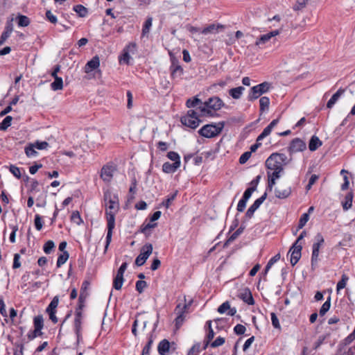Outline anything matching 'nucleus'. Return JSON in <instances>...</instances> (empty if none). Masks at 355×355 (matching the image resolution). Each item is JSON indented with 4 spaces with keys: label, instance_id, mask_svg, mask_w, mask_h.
<instances>
[{
    "label": "nucleus",
    "instance_id": "obj_62",
    "mask_svg": "<svg viewBox=\"0 0 355 355\" xmlns=\"http://www.w3.org/2000/svg\"><path fill=\"white\" fill-rule=\"evenodd\" d=\"M184 319V315H177V317L175 319V325L177 329H179L182 325Z\"/></svg>",
    "mask_w": 355,
    "mask_h": 355
},
{
    "label": "nucleus",
    "instance_id": "obj_47",
    "mask_svg": "<svg viewBox=\"0 0 355 355\" xmlns=\"http://www.w3.org/2000/svg\"><path fill=\"white\" fill-rule=\"evenodd\" d=\"M200 104H202V102L200 99L197 97H194L193 98H189L187 101L186 105L187 107H195L198 106Z\"/></svg>",
    "mask_w": 355,
    "mask_h": 355
},
{
    "label": "nucleus",
    "instance_id": "obj_1",
    "mask_svg": "<svg viewBox=\"0 0 355 355\" xmlns=\"http://www.w3.org/2000/svg\"><path fill=\"white\" fill-rule=\"evenodd\" d=\"M103 201L107 222H114L115 214L119 209L118 195L110 188L103 189Z\"/></svg>",
    "mask_w": 355,
    "mask_h": 355
},
{
    "label": "nucleus",
    "instance_id": "obj_36",
    "mask_svg": "<svg viewBox=\"0 0 355 355\" xmlns=\"http://www.w3.org/2000/svg\"><path fill=\"white\" fill-rule=\"evenodd\" d=\"M69 257V254L67 251H64L62 254H60L57 260L56 266L57 268H60L63 264H64L68 260Z\"/></svg>",
    "mask_w": 355,
    "mask_h": 355
},
{
    "label": "nucleus",
    "instance_id": "obj_17",
    "mask_svg": "<svg viewBox=\"0 0 355 355\" xmlns=\"http://www.w3.org/2000/svg\"><path fill=\"white\" fill-rule=\"evenodd\" d=\"M283 171H267L268 176V189L272 191L274 185L276 184V180L280 178L281 173Z\"/></svg>",
    "mask_w": 355,
    "mask_h": 355
},
{
    "label": "nucleus",
    "instance_id": "obj_39",
    "mask_svg": "<svg viewBox=\"0 0 355 355\" xmlns=\"http://www.w3.org/2000/svg\"><path fill=\"white\" fill-rule=\"evenodd\" d=\"M190 306V304H181L179 303L177 304L175 309V313L176 315H184L187 312V310L188 309L189 306Z\"/></svg>",
    "mask_w": 355,
    "mask_h": 355
},
{
    "label": "nucleus",
    "instance_id": "obj_30",
    "mask_svg": "<svg viewBox=\"0 0 355 355\" xmlns=\"http://www.w3.org/2000/svg\"><path fill=\"white\" fill-rule=\"evenodd\" d=\"M272 157H275L274 159L279 162V164L284 167V165L288 164V159L287 156L284 153H275L270 155Z\"/></svg>",
    "mask_w": 355,
    "mask_h": 355
},
{
    "label": "nucleus",
    "instance_id": "obj_61",
    "mask_svg": "<svg viewBox=\"0 0 355 355\" xmlns=\"http://www.w3.org/2000/svg\"><path fill=\"white\" fill-rule=\"evenodd\" d=\"M34 146L35 148L38 150H44L46 149L49 147V144L46 141H37L35 143H33Z\"/></svg>",
    "mask_w": 355,
    "mask_h": 355
},
{
    "label": "nucleus",
    "instance_id": "obj_40",
    "mask_svg": "<svg viewBox=\"0 0 355 355\" xmlns=\"http://www.w3.org/2000/svg\"><path fill=\"white\" fill-rule=\"evenodd\" d=\"M73 10L80 17H85L87 13V9L82 5L74 6Z\"/></svg>",
    "mask_w": 355,
    "mask_h": 355
},
{
    "label": "nucleus",
    "instance_id": "obj_27",
    "mask_svg": "<svg viewBox=\"0 0 355 355\" xmlns=\"http://www.w3.org/2000/svg\"><path fill=\"white\" fill-rule=\"evenodd\" d=\"M278 34H279V31H277V30L271 31V32L268 33L266 34H264V35H261L258 39V40L256 42V44L257 45H260V44H265L269 40H270L272 37H274V36H275V35H277Z\"/></svg>",
    "mask_w": 355,
    "mask_h": 355
},
{
    "label": "nucleus",
    "instance_id": "obj_57",
    "mask_svg": "<svg viewBox=\"0 0 355 355\" xmlns=\"http://www.w3.org/2000/svg\"><path fill=\"white\" fill-rule=\"evenodd\" d=\"M225 338L218 336V338H216V339L214 341L211 342V343L210 344V346L213 348H216V347L223 345L225 343Z\"/></svg>",
    "mask_w": 355,
    "mask_h": 355
},
{
    "label": "nucleus",
    "instance_id": "obj_64",
    "mask_svg": "<svg viewBox=\"0 0 355 355\" xmlns=\"http://www.w3.org/2000/svg\"><path fill=\"white\" fill-rule=\"evenodd\" d=\"M17 349H15L13 355H24V344L19 343L15 345Z\"/></svg>",
    "mask_w": 355,
    "mask_h": 355
},
{
    "label": "nucleus",
    "instance_id": "obj_44",
    "mask_svg": "<svg viewBox=\"0 0 355 355\" xmlns=\"http://www.w3.org/2000/svg\"><path fill=\"white\" fill-rule=\"evenodd\" d=\"M348 280H349L348 276L345 274H343L341 276V279L337 284V286H336L337 292L343 289L346 286V284H347V282Z\"/></svg>",
    "mask_w": 355,
    "mask_h": 355
},
{
    "label": "nucleus",
    "instance_id": "obj_45",
    "mask_svg": "<svg viewBox=\"0 0 355 355\" xmlns=\"http://www.w3.org/2000/svg\"><path fill=\"white\" fill-rule=\"evenodd\" d=\"M12 117L11 116H7L0 123V130H6L8 127L11 125Z\"/></svg>",
    "mask_w": 355,
    "mask_h": 355
},
{
    "label": "nucleus",
    "instance_id": "obj_7",
    "mask_svg": "<svg viewBox=\"0 0 355 355\" xmlns=\"http://www.w3.org/2000/svg\"><path fill=\"white\" fill-rule=\"evenodd\" d=\"M302 245L303 243L294 242L288 252V255L290 254V262L293 266H295L301 258Z\"/></svg>",
    "mask_w": 355,
    "mask_h": 355
},
{
    "label": "nucleus",
    "instance_id": "obj_24",
    "mask_svg": "<svg viewBox=\"0 0 355 355\" xmlns=\"http://www.w3.org/2000/svg\"><path fill=\"white\" fill-rule=\"evenodd\" d=\"M169 349L170 343L166 339L161 340L157 346V351L160 355H166L169 352Z\"/></svg>",
    "mask_w": 355,
    "mask_h": 355
},
{
    "label": "nucleus",
    "instance_id": "obj_12",
    "mask_svg": "<svg viewBox=\"0 0 355 355\" xmlns=\"http://www.w3.org/2000/svg\"><path fill=\"white\" fill-rule=\"evenodd\" d=\"M306 148V144L303 140L300 138H295L291 141L288 150L290 153H296L304 151Z\"/></svg>",
    "mask_w": 355,
    "mask_h": 355
},
{
    "label": "nucleus",
    "instance_id": "obj_19",
    "mask_svg": "<svg viewBox=\"0 0 355 355\" xmlns=\"http://www.w3.org/2000/svg\"><path fill=\"white\" fill-rule=\"evenodd\" d=\"M100 66V60L98 56L96 55L93 58L88 61L85 66L84 71L86 73H89L92 71L97 69Z\"/></svg>",
    "mask_w": 355,
    "mask_h": 355
},
{
    "label": "nucleus",
    "instance_id": "obj_21",
    "mask_svg": "<svg viewBox=\"0 0 355 355\" xmlns=\"http://www.w3.org/2000/svg\"><path fill=\"white\" fill-rule=\"evenodd\" d=\"M227 311H228L227 314L230 316H233L236 313V309L235 307L231 308L228 301L223 302L218 308V312L220 314L225 313Z\"/></svg>",
    "mask_w": 355,
    "mask_h": 355
},
{
    "label": "nucleus",
    "instance_id": "obj_50",
    "mask_svg": "<svg viewBox=\"0 0 355 355\" xmlns=\"http://www.w3.org/2000/svg\"><path fill=\"white\" fill-rule=\"evenodd\" d=\"M153 340L152 336L148 338V340L144 347L143 348L141 355H150V352L151 349V346L153 345Z\"/></svg>",
    "mask_w": 355,
    "mask_h": 355
},
{
    "label": "nucleus",
    "instance_id": "obj_60",
    "mask_svg": "<svg viewBox=\"0 0 355 355\" xmlns=\"http://www.w3.org/2000/svg\"><path fill=\"white\" fill-rule=\"evenodd\" d=\"M245 327L241 324H238L234 327V331L237 335H243L245 334Z\"/></svg>",
    "mask_w": 355,
    "mask_h": 355
},
{
    "label": "nucleus",
    "instance_id": "obj_51",
    "mask_svg": "<svg viewBox=\"0 0 355 355\" xmlns=\"http://www.w3.org/2000/svg\"><path fill=\"white\" fill-rule=\"evenodd\" d=\"M55 248L54 242L51 240L46 241L44 246L43 250L46 254H50Z\"/></svg>",
    "mask_w": 355,
    "mask_h": 355
},
{
    "label": "nucleus",
    "instance_id": "obj_3",
    "mask_svg": "<svg viewBox=\"0 0 355 355\" xmlns=\"http://www.w3.org/2000/svg\"><path fill=\"white\" fill-rule=\"evenodd\" d=\"M85 306H78L75 310V317L73 324V331L76 336V345H79L83 342V310Z\"/></svg>",
    "mask_w": 355,
    "mask_h": 355
},
{
    "label": "nucleus",
    "instance_id": "obj_25",
    "mask_svg": "<svg viewBox=\"0 0 355 355\" xmlns=\"http://www.w3.org/2000/svg\"><path fill=\"white\" fill-rule=\"evenodd\" d=\"M114 227L115 223H107V232L105 238L104 253L107 252L108 247L112 241V232Z\"/></svg>",
    "mask_w": 355,
    "mask_h": 355
},
{
    "label": "nucleus",
    "instance_id": "obj_29",
    "mask_svg": "<svg viewBox=\"0 0 355 355\" xmlns=\"http://www.w3.org/2000/svg\"><path fill=\"white\" fill-rule=\"evenodd\" d=\"M224 26L223 25H220V24H210L207 27L203 28L202 31H201V33L204 35H207V34H214V33H216L218 32V29L219 28H223Z\"/></svg>",
    "mask_w": 355,
    "mask_h": 355
},
{
    "label": "nucleus",
    "instance_id": "obj_11",
    "mask_svg": "<svg viewBox=\"0 0 355 355\" xmlns=\"http://www.w3.org/2000/svg\"><path fill=\"white\" fill-rule=\"evenodd\" d=\"M116 170V166L112 164H107L103 166L101 171V178L105 182H110Z\"/></svg>",
    "mask_w": 355,
    "mask_h": 355
},
{
    "label": "nucleus",
    "instance_id": "obj_32",
    "mask_svg": "<svg viewBox=\"0 0 355 355\" xmlns=\"http://www.w3.org/2000/svg\"><path fill=\"white\" fill-rule=\"evenodd\" d=\"M275 196L279 199H284L288 198L291 193V189L290 187L286 188L285 189H275Z\"/></svg>",
    "mask_w": 355,
    "mask_h": 355
},
{
    "label": "nucleus",
    "instance_id": "obj_42",
    "mask_svg": "<svg viewBox=\"0 0 355 355\" xmlns=\"http://www.w3.org/2000/svg\"><path fill=\"white\" fill-rule=\"evenodd\" d=\"M17 19L19 26L26 27L30 24L29 18L25 15H19Z\"/></svg>",
    "mask_w": 355,
    "mask_h": 355
},
{
    "label": "nucleus",
    "instance_id": "obj_37",
    "mask_svg": "<svg viewBox=\"0 0 355 355\" xmlns=\"http://www.w3.org/2000/svg\"><path fill=\"white\" fill-rule=\"evenodd\" d=\"M353 195L352 193H347L344 201L342 202V206L344 210L349 209L352 205Z\"/></svg>",
    "mask_w": 355,
    "mask_h": 355
},
{
    "label": "nucleus",
    "instance_id": "obj_14",
    "mask_svg": "<svg viewBox=\"0 0 355 355\" xmlns=\"http://www.w3.org/2000/svg\"><path fill=\"white\" fill-rule=\"evenodd\" d=\"M275 157L270 155L266 161V167L270 171H283L284 167L279 164V162L274 159Z\"/></svg>",
    "mask_w": 355,
    "mask_h": 355
},
{
    "label": "nucleus",
    "instance_id": "obj_8",
    "mask_svg": "<svg viewBox=\"0 0 355 355\" xmlns=\"http://www.w3.org/2000/svg\"><path fill=\"white\" fill-rule=\"evenodd\" d=\"M153 252V245L150 243H147L144 245L141 250L138 257L135 260V264L138 266H143L146 261L148 257Z\"/></svg>",
    "mask_w": 355,
    "mask_h": 355
},
{
    "label": "nucleus",
    "instance_id": "obj_54",
    "mask_svg": "<svg viewBox=\"0 0 355 355\" xmlns=\"http://www.w3.org/2000/svg\"><path fill=\"white\" fill-rule=\"evenodd\" d=\"M9 171L17 179L21 178V169L19 167H17L15 165H10V166L9 168Z\"/></svg>",
    "mask_w": 355,
    "mask_h": 355
},
{
    "label": "nucleus",
    "instance_id": "obj_5",
    "mask_svg": "<svg viewBox=\"0 0 355 355\" xmlns=\"http://www.w3.org/2000/svg\"><path fill=\"white\" fill-rule=\"evenodd\" d=\"M270 88V84L268 82H263L261 84L255 85L250 89L249 94L248 96V100L249 101H253L257 99L263 94L266 93Z\"/></svg>",
    "mask_w": 355,
    "mask_h": 355
},
{
    "label": "nucleus",
    "instance_id": "obj_10",
    "mask_svg": "<svg viewBox=\"0 0 355 355\" xmlns=\"http://www.w3.org/2000/svg\"><path fill=\"white\" fill-rule=\"evenodd\" d=\"M128 268V263L123 262L119 267L116 276L113 279V288L116 290H120L124 282L123 274Z\"/></svg>",
    "mask_w": 355,
    "mask_h": 355
},
{
    "label": "nucleus",
    "instance_id": "obj_15",
    "mask_svg": "<svg viewBox=\"0 0 355 355\" xmlns=\"http://www.w3.org/2000/svg\"><path fill=\"white\" fill-rule=\"evenodd\" d=\"M223 105V101L218 96L211 97L206 101V106L211 110H219Z\"/></svg>",
    "mask_w": 355,
    "mask_h": 355
},
{
    "label": "nucleus",
    "instance_id": "obj_56",
    "mask_svg": "<svg viewBox=\"0 0 355 355\" xmlns=\"http://www.w3.org/2000/svg\"><path fill=\"white\" fill-rule=\"evenodd\" d=\"M148 284L144 280H139L136 282V290L141 293L147 287Z\"/></svg>",
    "mask_w": 355,
    "mask_h": 355
},
{
    "label": "nucleus",
    "instance_id": "obj_2",
    "mask_svg": "<svg viewBox=\"0 0 355 355\" xmlns=\"http://www.w3.org/2000/svg\"><path fill=\"white\" fill-rule=\"evenodd\" d=\"M324 239L320 233H318L315 238L314 242L312 245V253L311 257V265L313 270L318 267L320 261V251L323 247Z\"/></svg>",
    "mask_w": 355,
    "mask_h": 355
},
{
    "label": "nucleus",
    "instance_id": "obj_6",
    "mask_svg": "<svg viewBox=\"0 0 355 355\" xmlns=\"http://www.w3.org/2000/svg\"><path fill=\"white\" fill-rule=\"evenodd\" d=\"M180 121L184 125L195 129L199 125L201 121L195 110H189L187 115L181 117Z\"/></svg>",
    "mask_w": 355,
    "mask_h": 355
},
{
    "label": "nucleus",
    "instance_id": "obj_33",
    "mask_svg": "<svg viewBox=\"0 0 355 355\" xmlns=\"http://www.w3.org/2000/svg\"><path fill=\"white\" fill-rule=\"evenodd\" d=\"M152 22H153V17H148L146 21L144 23L143 28H142V36L144 37L147 35L150 30V28L152 26Z\"/></svg>",
    "mask_w": 355,
    "mask_h": 355
},
{
    "label": "nucleus",
    "instance_id": "obj_4",
    "mask_svg": "<svg viewBox=\"0 0 355 355\" xmlns=\"http://www.w3.org/2000/svg\"><path fill=\"white\" fill-rule=\"evenodd\" d=\"M225 125V122L221 121L216 124L211 123L202 126L199 130L200 135L206 138H212L219 135Z\"/></svg>",
    "mask_w": 355,
    "mask_h": 355
},
{
    "label": "nucleus",
    "instance_id": "obj_55",
    "mask_svg": "<svg viewBox=\"0 0 355 355\" xmlns=\"http://www.w3.org/2000/svg\"><path fill=\"white\" fill-rule=\"evenodd\" d=\"M270 316L273 327L275 329H281V325L276 313L272 312L270 313Z\"/></svg>",
    "mask_w": 355,
    "mask_h": 355
},
{
    "label": "nucleus",
    "instance_id": "obj_48",
    "mask_svg": "<svg viewBox=\"0 0 355 355\" xmlns=\"http://www.w3.org/2000/svg\"><path fill=\"white\" fill-rule=\"evenodd\" d=\"M270 104V99L266 96H263L259 100L260 111L264 112L266 109H268Z\"/></svg>",
    "mask_w": 355,
    "mask_h": 355
},
{
    "label": "nucleus",
    "instance_id": "obj_59",
    "mask_svg": "<svg viewBox=\"0 0 355 355\" xmlns=\"http://www.w3.org/2000/svg\"><path fill=\"white\" fill-rule=\"evenodd\" d=\"M21 256L19 254L16 253L14 254L13 258V263H12V268L17 269L21 267V261H20Z\"/></svg>",
    "mask_w": 355,
    "mask_h": 355
},
{
    "label": "nucleus",
    "instance_id": "obj_49",
    "mask_svg": "<svg viewBox=\"0 0 355 355\" xmlns=\"http://www.w3.org/2000/svg\"><path fill=\"white\" fill-rule=\"evenodd\" d=\"M198 108L199 109L202 116L212 115V112L210 108H208L207 106H206V101L202 104H200Z\"/></svg>",
    "mask_w": 355,
    "mask_h": 355
},
{
    "label": "nucleus",
    "instance_id": "obj_31",
    "mask_svg": "<svg viewBox=\"0 0 355 355\" xmlns=\"http://www.w3.org/2000/svg\"><path fill=\"white\" fill-rule=\"evenodd\" d=\"M245 89V87L239 86L230 89L229 94L233 98L239 99Z\"/></svg>",
    "mask_w": 355,
    "mask_h": 355
},
{
    "label": "nucleus",
    "instance_id": "obj_53",
    "mask_svg": "<svg viewBox=\"0 0 355 355\" xmlns=\"http://www.w3.org/2000/svg\"><path fill=\"white\" fill-rule=\"evenodd\" d=\"M167 157L169 159L173 161L174 162H178L179 166H180V157L178 153L174 151H170L167 153Z\"/></svg>",
    "mask_w": 355,
    "mask_h": 355
},
{
    "label": "nucleus",
    "instance_id": "obj_23",
    "mask_svg": "<svg viewBox=\"0 0 355 355\" xmlns=\"http://www.w3.org/2000/svg\"><path fill=\"white\" fill-rule=\"evenodd\" d=\"M345 89L340 88L329 100L327 103V107L329 109H331L334 105L336 103L340 96L345 93Z\"/></svg>",
    "mask_w": 355,
    "mask_h": 355
},
{
    "label": "nucleus",
    "instance_id": "obj_41",
    "mask_svg": "<svg viewBox=\"0 0 355 355\" xmlns=\"http://www.w3.org/2000/svg\"><path fill=\"white\" fill-rule=\"evenodd\" d=\"M241 299L248 305H253L254 304V300L250 291L242 293Z\"/></svg>",
    "mask_w": 355,
    "mask_h": 355
},
{
    "label": "nucleus",
    "instance_id": "obj_46",
    "mask_svg": "<svg viewBox=\"0 0 355 355\" xmlns=\"http://www.w3.org/2000/svg\"><path fill=\"white\" fill-rule=\"evenodd\" d=\"M43 335V332L39 329H34L29 331L27 334V338L29 340H33L37 337H40Z\"/></svg>",
    "mask_w": 355,
    "mask_h": 355
},
{
    "label": "nucleus",
    "instance_id": "obj_9",
    "mask_svg": "<svg viewBox=\"0 0 355 355\" xmlns=\"http://www.w3.org/2000/svg\"><path fill=\"white\" fill-rule=\"evenodd\" d=\"M58 304L59 297L58 296H55L46 309V312L49 316V320H51L53 324H56L58 321V319L56 316Z\"/></svg>",
    "mask_w": 355,
    "mask_h": 355
},
{
    "label": "nucleus",
    "instance_id": "obj_13",
    "mask_svg": "<svg viewBox=\"0 0 355 355\" xmlns=\"http://www.w3.org/2000/svg\"><path fill=\"white\" fill-rule=\"evenodd\" d=\"M90 283L87 280H85L81 285L80 295L78 297V306H85V304L87 297L89 296V288Z\"/></svg>",
    "mask_w": 355,
    "mask_h": 355
},
{
    "label": "nucleus",
    "instance_id": "obj_58",
    "mask_svg": "<svg viewBox=\"0 0 355 355\" xmlns=\"http://www.w3.org/2000/svg\"><path fill=\"white\" fill-rule=\"evenodd\" d=\"M200 343H196L189 349L188 355H198L200 352Z\"/></svg>",
    "mask_w": 355,
    "mask_h": 355
},
{
    "label": "nucleus",
    "instance_id": "obj_18",
    "mask_svg": "<svg viewBox=\"0 0 355 355\" xmlns=\"http://www.w3.org/2000/svg\"><path fill=\"white\" fill-rule=\"evenodd\" d=\"M171 73L173 78H180L183 74V69L179 64L178 61L173 59L170 67Z\"/></svg>",
    "mask_w": 355,
    "mask_h": 355
},
{
    "label": "nucleus",
    "instance_id": "obj_38",
    "mask_svg": "<svg viewBox=\"0 0 355 355\" xmlns=\"http://www.w3.org/2000/svg\"><path fill=\"white\" fill-rule=\"evenodd\" d=\"M331 307V296L329 295L325 302L322 305L319 314L320 316H324L329 310Z\"/></svg>",
    "mask_w": 355,
    "mask_h": 355
},
{
    "label": "nucleus",
    "instance_id": "obj_22",
    "mask_svg": "<svg viewBox=\"0 0 355 355\" xmlns=\"http://www.w3.org/2000/svg\"><path fill=\"white\" fill-rule=\"evenodd\" d=\"M236 227H237V223L230 226L228 233V239L227 241V242H232L235 240L243 232L244 229V227H240L236 230H234Z\"/></svg>",
    "mask_w": 355,
    "mask_h": 355
},
{
    "label": "nucleus",
    "instance_id": "obj_52",
    "mask_svg": "<svg viewBox=\"0 0 355 355\" xmlns=\"http://www.w3.org/2000/svg\"><path fill=\"white\" fill-rule=\"evenodd\" d=\"M308 0H297L296 3L293 8L295 11H300L304 8L307 4Z\"/></svg>",
    "mask_w": 355,
    "mask_h": 355
},
{
    "label": "nucleus",
    "instance_id": "obj_35",
    "mask_svg": "<svg viewBox=\"0 0 355 355\" xmlns=\"http://www.w3.org/2000/svg\"><path fill=\"white\" fill-rule=\"evenodd\" d=\"M54 81L51 84V88L53 91L60 90L63 87L62 78L60 77H53Z\"/></svg>",
    "mask_w": 355,
    "mask_h": 355
},
{
    "label": "nucleus",
    "instance_id": "obj_16",
    "mask_svg": "<svg viewBox=\"0 0 355 355\" xmlns=\"http://www.w3.org/2000/svg\"><path fill=\"white\" fill-rule=\"evenodd\" d=\"M267 197V193L265 192L260 198L257 199L254 203L248 208L246 212V216L251 218L254 211L260 207Z\"/></svg>",
    "mask_w": 355,
    "mask_h": 355
},
{
    "label": "nucleus",
    "instance_id": "obj_43",
    "mask_svg": "<svg viewBox=\"0 0 355 355\" xmlns=\"http://www.w3.org/2000/svg\"><path fill=\"white\" fill-rule=\"evenodd\" d=\"M25 153L28 157L37 156V152L35 150L33 144H30L25 147Z\"/></svg>",
    "mask_w": 355,
    "mask_h": 355
},
{
    "label": "nucleus",
    "instance_id": "obj_63",
    "mask_svg": "<svg viewBox=\"0 0 355 355\" xmlns=\"http://www.w3.org/2000/svg\"><path fill=\"white\" fill-rule=\"evenodd\" d=\"M251 152L247 151L241 155L239 158V163L241 164H245L250 157Z\"/></svg>",
    "mask_w": 355,
    "mask_h": 355
},
{
    "label": "nucleus",
    "instance_id": "obj_20",
    "mask_svg": "<svg viewBox=\"0 0 355 355\" xmlns=\"http://www.w3.org/2000/svg\"><path fill=\"white\" fill-rule=\"evenodd\" d=\"M132 43H129V44L123 49L122 54L119 58V63L121 64H128L129 60L130 58V52L132 51Z\"/></svg>",
    "mask_w": 355,
    "mask_h": 355
},
{
    "label": "nucleus",
    "instance_id": "obj_28",
    "mask_svg": "<svg viewBox=\"0 0 355 355\" xmlns=\"http://www.w3.org/2000/svg\"><path fill=\"white\" fill-rule=\"evenodd\" d=\"M322 145V142L320 141L318 137L313 135L311 137L309 144V148L311 151L316 150L319 147Z\"/></svg>",
    "mask_w": 355,
    "mask_h": 355
},
{
    "label": "nucleus",
    "instance_id": "obj_26",
    "mask_svg": "<svg viewBox=\"0 0 355 355\" xmlns=\"http://www.w3.org/2000/svg\"><path fill=\"white\" fill-rule=\"evenodd\" d=\"M179 167L180 166L178 162L171 164L170 162H166L162 165V171L166 173H175Z\"/></svg>",
    "mask_w": 355,
    "mask_h": 355
},
{
    "label": "nucleus",
    "instance_id": "obj_34",
    "mask_svg": "<svg viewBox=\"0 0 355 355\" xmlns=\"http://www.w3.org/2000/svg\"><path fill=\"white\" fill-rule=\"evenodd\" d=\"M33 326L34 329H39L40 331L44 328V318L42 315H38L33 318Z\"/></svg>",
    "mask_w": 355,
    "mask_h": 355
}]
</instances>
